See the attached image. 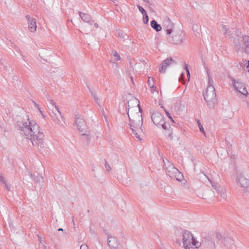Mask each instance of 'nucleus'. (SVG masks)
Instances as JSON below:
<instances>
[{"label": "nucleus", "instance_id": "obj_63", "mask_svg": "<svg viewBox=\"0 0 249 249\" xmlns=\"http://www.w3.org/2000/svg\"><path fill=\"white\" fill-rule=\"evenodd\" d=\"M248 72H249V69L248 70Z\"/></svg>", "mask_w": 249, "mask_h": 249}, {"label": "nucleus", "instance_id": "obj_33", "mask_svg": "<svg viewBox=\"0 0 249 249\" xmlns=\"http://www.w3.org/2000/svg\"><path fill=\"white\" fill-rule=\"evenodd\" d=\"M198 127L199 129V131L202 132L204 135H205V131L204 130V129L203 127L202 124H201L200 121L199 120H197V121Z\"/></svg>", "mask_w": 249, "mask_h": 249}, {"label": "nucleus", "instance_id": "obj_6", "mask_svg": "<svg viewBox=\"0 0 249 249\" xmlns=\"http://www.w3.org/2000/svg\"><path fill=\"white\" fill-rule=\"evenodd\" d=\"M77 129L81 133V134L86 137L87 140H89V135L87 134V126L86 122L84 120L81 118L80 117H77L75 115V121L74 123Z\"/></svg>", "mask_w": 249, "mask_h": 249}, {"label": "nucleus", "instance_id": "obj_22", "mask_svg": "<svg viewBox=\"0 0 249 249\" xmlns=\"http://www.w3.org/2000/svg\"><path fill=\"white\" fill-rule=\"evenodd\" d=\"M30 176L32 178L34 182L37 183H40L43 180V178L38 173H36V175L35 174H31L30 175Z\"/></svg>", "mask_w": 249, "mask_h": 249}, {"label": "nucleus", "instance_id": "obj_58", "mask_svg": "<svg viewBox=\"0 0 249 249\" xmlns=\"http://www.w3.org/2000/svg\"><path fill=\"white\" fill-rule=\"evenodd\" d=\"M247 107H248V108H249V103H247Z\"/></svg>", "mask_w": 249, "mask_h": 249}, {"label": "nucleus", "instance_id": "obj_59", "mask_svg": "<svg viewBox=\"0 0 249 249\" xmlns=\"http://www.w3.org/2000/svg\"><path fill=\"white\" fill-rule=\"evenodd\" d=\"M102 113H104V109H103V108H102Z\"/></svg>", "mask_w": 249, "mask_h": 249}, {"label": "nucleus", "instance_id": "obj_9", "mask_svg": "<svg viewBox=\"0 0 249 249\" xmlns=\"http://www.w3.org/2000/svg\"><path fill=\"white\" fill-rule=\"evenodd\" d=\"M201 247L204 249H215V244L213 240L209 237L203 238Z\"/></svg>", "mask_w": 249, "mask_h": 249}, {"label": "nucleus", "instance_id": "obj_2", "mask_svg": "<svg viewBox=\"0 0 249 249\" xmlns=\"http://www.w3.org/2000/svg\"><path fill=\"white\" fill-rule=\"evenodd\" d=\"M203 96L209 107H213L217 101L216 91L213 86H207L205 92L203 93Z\"/></svg>", "mask_w": 249, "mask_h": 249}, {"label": "nucleus", "instance_id": "obj_1", "mask_svg": "<svg viewBox=\"0 0 249 249\" xmlns=\"http://www.w3.org/2000/svg\"><path fill=\"white\" fill-rule=\"evenodd\" d=\"M37 132L35 131L32 134H27L28 139L30 140L34 146L36 147L39 150H41L45 147L43 140L44 136L43 133L40 132V128H38Z\"/></svg>", "mask_w": 249, "mask_h": 249}, {"label": "nucleus", "instance_id": "obj_35", "mask_svg": "<svg viewBox=\"0 0 249 249\" xmlns=\"http://www.w3.org/2000/svg\"><path fill=\"white\" fill-rule=\"evenodd\" d=\"M212 186L213 188H214L215 189V190L217 192H220V187L219 186V185L217 184V183H212Z\"/></svg>", "mask_w": 249, "mask_h": 249}, {"label": "nucleus", "instance_id": "obj_61", "mask_svg": "<svg viewBox=\"0 0 249 249\" xmlns=\"http://www.w3.org/2000/svg\"><path fill=\"white\" fill-rule=\"evenodd\" d=\"M130 66L132 67V66H131L132 65V63L131 62H130Z\"/></svg>", "mask_w": 249, "mask_h": 249}, {"label": "nucleus", "instance_id": "obj_11", "mask_svg": "<svg viewBox=\"0 0 249 249\" xmlns=\"http://www.w3.org/2000/svg\"><path fill=\"white\" fill-rule=\"evenodd\" d=\"M107 244L112 249H121L122 247L117 239L110 235H107Z\"/></svg>", "mask_w": 249, "mask_h": 249}, {"label": "nucleus", "instance_id": "obj_43", "mask_svg": "<svg viewBox=\"0 0 249 249\" xmlns=\"http://www.w3.org/2000/svg\"><path fill=\"white\" fill-rule=\"evenodd\" d=\"M213 79H212V78L209 77V78H208V86H213Z\"/></svg>", "mask_w": 249, "mask_h": 249}, {"label": "nucleus", "instance_id": "obj_32", "mask_svg": "<svg viewBox=\"0 0 249 249\" xmlns=\"http://www.w3.org/2000/svg\"><path fill=\"white\" fill-rule=\"evenodd\" d=\"M133 134L135 136V137L139 139L140 140H141L142 139L140 138V135L138 134V131L140 130L139 129H134V128H131Z\"/></svg>", "mask_w": 249, "mask_h": 249}, {"label": "nucleus", "instance_id": "obj_38", "mask_svg": "<svg viewBox=\"0 0 249 249\" xmlns=\"http://www.w3.org/2000/svg\"><path fill=\"white\" fill-rule=\"evenodd\" d=\"M164 111H165V113L166 114V115L168 116V117L169 118V119L171 120V121L173 123H175V121L173 119L172 117L171 116V115H170V114L169 113V112L167 110H166L165 108H164Z\"/></svg>", "mask_w": 249, "mask_h": 249}, {"label": "nucleus", "instance_id": "obj_13", "mask_svg": "<svg viewBox=\"0 0 249 249\" xmlns=\"http://www.w3.org/2000/svg\"><path fill=\"white\" fill-rule=\"evenodd\" d=\"M236 181L244 189L249 188V179L245 178L242 174L237 175Z\"/></svg>", "mask_w": 249, "mask_h": 249}, {"label": "nucleus", "instance_id": "obj_29", "mask_svg": "<svg viewBox=\"0 0 249 249\" xmlns=\"http://www.w3.org/2000/svg\"><path fill=\"white\" fill-rule=\"evenodd\" d=\"M160 126L164 130L169 131V130L172 129L170 124H166L164 122L160 124Z\"/></svg>", "mask_w": 249, "mask_h": 249}, {"label": "nucleus", "instance_id": "obj_12", "mask_svg": "<svg viewBox=\"0 0 249 249\" xmlns=\"http://www.w3.org/2000/svg\"><path fill=\"white\" fill-rule=\"evenodd\" d=\"M174 24L172 22L169 18H166L163 22V28L165 30L167 35L171 34L174 29Z\"/></svg>", "mask_w": 249, "mask_h": 249}, {"label": "nucleus", "instance_id": "obj_49", "mask_svg": "<svg viewBox=\"0 0 249 249\" xmlns=\"http://www.w3.org/2000/svg\"><path fill=\"white\" fill-rule=\"evenodd\" d=\"M144 2H146V4L148 5H151V3L150 2L149 0H142Z\"/></svg>", "mask_w": 249, "mask_h": 249}, {"label": "nucleus", "instance_id": "obj_17", "mask_svg": "<svg viewBox=\"0 0 249 249\" xmlns=\"http://www.w3.org/2000/svg\"><path fill=\"white\" fill-rule=\"evenodd\" d=\"M78 14L83 22L87 23L90 25L93 24L94 21L92 19L90 15L80 11L78 12Z\"/></svg>", "mask_w": 249, "mask_h": 249}, {"label": "nucleus", "instance_id": "obj_18", "mask_svg": "<svg viewBox=\"0 0 249 249\" xmlns=\"http://www.w3.org/2000/svg\"><path fill=\"white\" fill-rule=\"evenodd\" d=\"M241 41L243 44V52L248 53L249 52L247 48H249V36L246 35H242Z\"/></svg>", "mask_w": 249, "mask_h": 249}, {"label": "nucleus", "instance_id": "obj_7", "mask_svg": "<svg viewBox=\"0 0 249 249\" xmlns=\"http://www.w3.org/2000/svg\"><path fill=\"white\" fill-rule=\"evenodd\" d=\"M166 160L168 162V166H166V162L164 160H163V162L166 170L167 175H168L171 178H173L176 177H179V176L183 178V175L181 174L179 170L177 169L173 165H172L167 159H166Z\"/></svg>", "mask_w": 249, "mask_h": 249}, {"label": "nucleus", "instance_id": "obj_60", "mask_svg": "<svg viewBox=\"0 0 249 249\" xmlns=\"http://www.w3.org/2000/svg\"><path fill=\"white\" fill-rule=\"evenodd\" d=\"M44 249H47V247H46V246H44Z\"/></svg>", "mask_w": 249, "mask_h": 249}, {"label": "nucleus", "instance_id": "obj_14", "mask_svg": "<svg viewBox=\"0 0 249 249\" xmlns=\"http://www.w3.org/2000/svg\"><path fill=\"white\" fill-rule=\"evenodd\" d=\"M177 62L172 59L171 57L168 58L163 61L162 64H161V67L160 68L159 71L161 73H165L166 71V68L173 64H176Z\"/></svg>", "mask_w": 249, "mask_h": 249}, {"label": "nucleus", "instance_id": "obj_34", "mask_svg": "<svg viewBox=\"0 0 249 249\" xmlns=\"http://www.w3.org/2000/svg\"><path fill=\"white\" fill-rule=\"evenodd\" d=\"M143 22L144 24H147L149 21V17L147 13L146 14L143 15Z\"/></svg>", "mask_w": 249, "mask_h": 249}, {"label": "nucleus", "instance_id": "obj_10", "mask_svg": "<svg viewBox=\"0 0 249 249\" xmlns=\"http://www.w3.org/2000/svg\"><path fill=\"white\" fill-rule=\"evenodd\" d=\"M151 119L153 123L157 126L160 127V124L164 122L163 116L158 111H155L151 115Z\"/></svg>", "mask_w": 249, "mask_h": 249}, {"label": "nucleus", "instance_id": "obj_50", "mask_svg": "<svg viewBox=\"0 0 249 249\" xmlns=\"http://www.w3.org/2000/svg\"><path fill=\"white\" fill-rule=\"evenodd\" d=\"M37 236H38V240L39 241V242L40 243H42L43 241H42V239L41 236L37 235Z\"/></svg>", "mask_w": 249, "mask_h": 249}, {"label": "nucleus", "instance_id": "obj_42", "mask_svg": "<svg viewBox=\"0 0 249 249\" xmlns=\"http://www.w3.org/2000/svg\"><path fill=\"white\" fill-rule=\"evenodd\" d=\"M169 134L168 135V138L170 140H172L173 139V130L172 129L169 130Z\"/></svg>", "mask_w": 249, "mask_h": 249}, {"label": "nucleus", "instance_id": "obj_8", "mask_svg": "<svg viewBox=\"0 0 249 249\" xmlns=\"http://www.w3.org/2000/svg\"><path fill=\"white\" fill-rule=\"evenodd\" d=\"M229 77L231 80L234 89L243 95L247 96L248 94V91L246 89L245 84L242 83L240 79H237L236 80L231 76H229Z\"/></svg>", "mask_w": 249, "mask_h": 249}, {"label": "nucleus", "instance_id": "obj_44", "mask_svg": "<svg viewBox=\"0 0 249 249\" xmlns=\"http://www.w3.org/2000/svg\"><path fill=\"white\" fill-rule=\"evenodd\" d=\"M0 181L4 184L6 183V180L2 175H0Z\"/></svg>", "mask_w": 249, "mask_h": 249}, {"label": "nucleus", "instance_id": "obj_51", "mask_svg": "<svg viewBox=\"0 0 249 249\" xmlns=\"http://www.w3.org/2000/svg\"><path fill=\"white\" fill-rule=\"evenodd\" d=\"M226 194L225 193H222L221 194V197L225 198L226 197Z\"/></svg>", "mask_w": 249, "mask_h": 249}, {"label": "nucleus", "instance_id": "obj_30", "mask_svg": "<svg viewBox=\"0 0 249 249\" xmlns=\"http://www.w3.org/2000/svg\"><path fill=\"white\" fill-rule=\"evenodd\" d=\"M147 84L150 88H156V87L153 84V78L148 77Z\"/></svg>", "mask_w": 249, "mask_h": 249}, {"label": "nucleus", "instance_id": "obj_40", "mask_svg": "<svg viewBox=\"0 0 249 249\" xmlns=\"http://www.w3.org/2000/svg\"><path fill=\"white\" fill-rule=\"evenodd\" d=\"M105 168L107 171L110 172L111 170V168L110 165L108 164L107 160H105Z\"/></svg>", "mask_w": 249, "mask_h": 249}, {"label": "nucleus", "instance_id": "obj_26", "mask_svg": "<svg viewBox=\"0 0 249 249\" xmlns=\"http://www.w3.org/2000/svg\"><path fill=\"white\" fill-rule=\"evenodd\" d=\"M50 115L54 123L57 124H59L61 123V121L58 118V117L56 114L53 112V111H52V113L50 114Z\"/></svg>", "mask_w": 249, "mask_h": 249}, {"label": "nucleus", "instance_id": "obj_37", "mask_svg": "<svg viewBox=\"0 0 249 249\" xmlns=\"http://www.w3.org/2000/svg\"><path fill=\"white\" fill-rule=\"evenodd\" d=\"M184 69L186 70V72L187 73V76L188 78V80H189L190 77V73L189 70L188 68V66L187 64H185Z\"/></svg>", "mask_w": 249, "mask_h": 249}, {"label": "nucleus", "instance_id": "obj_52", "mask_svg": "<svg viewBox=\"0 0 249 249\" xmlns=\"http://www.w3.org/2000/svg\"><path fill=\"white\" fill-rule=\"evenodd\" d=\"M93 24H94L95 28H97L98 27V24L97 23L94 22Z\"/></svg>", "mask_w": 249, "mask_h": 249}, {"label": "nucleus", "instance_id": "obj_48", "mask_svg": "<svg viewBox=\"0 0 249 249\" xmlns=\"http://www.w3.org/2000/svg\"><path fill=\"white\" fill-rule=\"evenodd\" d=\"M215 236H216V238L218 239H219L220 238H221V237H222L221 234H220L219 233H217L216 234Z\"/></svg>", "mask_w": 249, "mask_h": 249}, {"label": "nucleus", "instance_id": "obj_46", "mask_svg": "<svg viewBox=\"0 0 249 249\" xmlns=\"http://www.w3.org/2000/svg\"><path fill=\"white\" fill-rule=\"evenodd\" d=\"M80 249H89V248L86 244H82L80 247Z\"/></svg>", "mask_w": 249, "mask_h": 249}, {"label": "nucleus", "instance_id": "obj_19", "mask_svg": "<svg viewBox=\"0 0 249 249\" xmlns=\"http://www.w3.org/2000/svg\"><path fill=\"white\" fill-rule=\"evenodd\" d=\"M190 244L191 246H189L188 243V247L185 248V249H198L201 245V241L200 242H198L194 237H192Z\"/></svg>", "mask_w": 249, "mask_h": 249}, {"label": "nucleus", "instance_id": "obj_31", "mask_svg": "<svg viewBox=\"0 0 249 249\" xmlns=\"http://www.w3.org/2000/svg\"><path fill=\"white\" fill-rule=\"evenodd\" d=\"M33 103L35 105V106L36 107L37 109L38 110V111H39V112L40 113V114H41L42 116L43 117V118L44 119L46 117V116L45 115V114L43 113V111L41 110V108L39 107V105L36 104V102H35L34 101H33Z\"/></svg>", "mask_w": 249, "mask_h": 249}, {"label": "nucleus", "instance_id": "obj_20", "mask_svg": "<svg viewBox=\"0 0 249 249\" xmlns=\"http://www.w3.org/2000/svg\"><path fill=\"white\" fill-rule=\"evenodd\" d=\"M234 49L235 51L238 53L240 51L243 52V47L242 46L241 41L239 38H235L233 40Z\"/></svg>", "mask_w": 249, "mask_h": 249}, {"label": "nucleus", "instance_id": "obj_5", "mask_svg": "<svg viewBox=\"0 0 249 249\" xmlns=\"http://www.w3.org/2000/svg\"><path fill=\"white\" fill-rule=\"evenodd\" d=\"M28 120L29 121V124H30V127H25L23 126L24 125L23 121H18L17 123V129L20 131H23L25 135L26 136L28 139L27 134H32L33 132L35 131L36 132L37 129L40 128L39 126L34 121H30L29 119L28 118Z\"/></svg>", "mask_w": 249, "mask_h": 249}, {"label": "nucleus", "instance_id": "obj_57", "mask_svg": "<svg viewBox=\"0 0 249 249\" xmlns=\"http://www.w3.org/2000/svg\"><path fill=\"white\" fill-rule=\"evenodd\" d=\"M151 89H153V90H156V89H157V88H156V89H155V88H151Z\"/></svg>", "mask_w": 249, "mask_h": 249}, {"label": "nucleus", "instance_id": "obj_41", "mask_svg": "<svg viewBox=\"0 0 249 249\" xmlns=\"http://www.w3.org/2000/svg\"><path fill=\"white\" fill-rule=\"evenodd\" d=\"M114 56L115 58V60L116 61H119L121 59L120 55L117 53V52H115Z\"/></svg>", "mask_w": 249, "mask_h": 249}, {"label": "nucleus", "instance_id": "obj_27", "mask_svg": "<svg viewBox=\"0 0 249 249\" xmlns=\"http://www.w3.org/2000/svg\"><path fill=\"white\" fill-rule=\"evenodd\" d=\"M48 101H49V103L51 104H52L53 106H54L56 110L58 112V113L59 114V116H60V117L62 119H63V116H62V113H61V112L60 111L59 107L55 105V102H54V101L53 99H48Z\"/></svg>", "mask_w": 249, "mask_h": 249}, {"label": "nucleus", "instance_id": "obj_36", "mask_svg": "<svg viewBox=\"0 0 249 249\" xmlns=\"http://www.w3.org/2000/svg\"><path fill=\"white\" fill-rule=\"evenodd\" d=\"M184 69L186 70V72L187 73V76L188 78V80H189L190 77V73L189 70L188 68V66L187 64H185Z\"/></svg>", "mask_w": 249, "mask_h": 249}, {"label": "nucleus", "instance_id": "obj_55", "mask_svg": "<svg viewBox=\"0 0 249 249\" xmlns=\"http://www.w3.org/2000/svg\"><path fill=\"white\" fill-rule=\"evenodd\" d=\"M166 159H164L165 160V161L166 162V166H168V162H167V160H166ZM164 160V159H163V160Z\"/></svg>", "mask_w": 249, "mask_h": 249}, {"label": "nucleus", "instance_id": "obj_47", "mask_svg": "<svg viewBox=\"0 0 249 249\" xmlns=\"http://www.w3.org/2000/svg\"><path fill=\"white\" fill-rule=\"evenodd\" d=\"M24 125L23 126H24L25 127H30V124L28 123L27 122H24L23 121Z\"/></svg>", "mask_w": 249, "mask_h": 249}, {"label": "nucleus", "instance_id": "obj_24", "mask_svg": "<svg viewBox=\"0 0 249 249\" xmlns=\"http://www.w3.org/2000/svg\"><path fill=\"white\" fill-rule=\"evenodd\" d=\"M150 25L151 27L153 29H154L156 32H160L162 29L160 25L158 24L157 22L154 19L151 21Z\"/></svg>", "mask_w": 249, "mask_h": 249}, {"label": "nucleus", "instance_id": "obj_16", "mask_svg": "<svg viewBox=\"0 0 249 249\" xmlns=\"http://www.w3.org/2000/svg\"><path fill=\"white\" fill-rule=\"evenodd\" d=\"M192 237H193V234L189 231L185 230L183 234L182 241L184 248L188 247V243L191 246L190 241Z\"/></svg>", "mask_w": 249, "mask_h": 249}, {"label": "nucleus", "instance_id": "obj_28", "mask_svg": "<svg viewBox=\"0 0 249 249\" xmlns=\"http://www.w3.org/2000/svg\"><path fill=\"white\" fill-rule=\"evenodd\" d=\"M117 34L118 37L122 38H125V37H128V36H127V35L125 33H124L122 30H119L117 31Z\"/></svg>", "mask_w": 249, "mask_h": 249}, {"label": "nucleus", "instance_id": "obj_4", "mask_svg": "<svg viewBox=\"0 0 249 249\" xmlns=\"http://www.w3.org/2000/svg\"><path fill=\"white\" fill-rule=\"evenodd\" d=\"M130 108V105L126 107V113L128 115L129 123L128 124L130 128L139 129L142 131L143 119L142 114L140 115L139 113H136L134 116L130 118L129 115V110Z\"/></svg>", "mask_w": 249, "mask_h": 249}, {"label": "nucleus", "instance_id": "obj_56", "mask_svg": "<svg viewBox=\"0 0 249 249\" xmlns=\"http://www.w3.org/2000/svg\"><path fill=\"white\" fill-rule=\"evenodd\" d=\"M58 231H63V229L62 228H59V229H58Z\"/></svg>", "mask_w": 249, "mask_h": 249}, {"label": "nucleus", "instance_id": "obj_15", "mask_svg": "<svg viewBox=\"0 0 249 249\" xmlns=\"http://www.w3.org/2000/svg\"><path fill=\"white\" fill-rule=\"evenodd\" d=\"M26 18L28 22V29L31 32H35L36 30V20L30 15H26Z\"/></svg>", "mask_w": 249, "mask_h": 249}, {"label": "nucleus", "instance_id": "obj_62", "mask_svg": "<svg viewBox=\"0 0 249 249\" xmlns=\"http://www.w3.org/2000/svg\"><path fill=\"white\" fill-rule=\"evenodd\" d=\"M177 180H178L179 181H180V180L179 179H178V178H176Z\"/></svg>", "mask_w": 249, "mask_h": 249}, {"label": "nucleus", "instance_id": "obj_21", "mask_svg": "<svg viewBox=\"0 0 249 249\" xmlns=\"http://www.w3.org/2000/svg\"><path fill=\"white\" fill-rule=\"evenodd\" d=\"M220 31L224 35L226 36H228L229 38L232 37L231 31H229L228 28H227L226 25L221 24L220 26Z\"/></svg>", "mask_w": 249, "mask_h": 249}, {"label": "nucleus", "instance_id": "obj_39", "mask_svg": "<svg viewBox=\"0 0 249 249\" xmlns=\"http://www.w3.org/2000/svg\"><path fill=\"white\" fill-rule=\"evenodd\" d=\"M137 7L140 12L142 13V15L146 14V11L142 6H140V5H137Z\"/></svg>", "mask_w": 249, "mask_h": 249}, {"label": "nucleus", "instance_id": "obj_23", "mask_svg": "<svg viewBox=\"0 0 249 249\" xmlns=\"http://www.w3.org/2000/svg\"><path fill=\"white\" fill-rule=\"evenodd\" d=\"M88 88L89 90V92L91 94V96L94 98V101L96 103V104L98 105V106L101 109V106L99 102V99L98 97V96L96 95V93L94 91L92 90L90 87L89 86H88Z\"/></svg>", "mask_w": 249, "mask_h": 249}, {"label": "nucleus", "instance_id": "obj_25", "mask_svg": "<svg viewBox=\"0 0 249 249\" xmlns=\"http://www.w3.org/2000/svg\"><path fill=\"white\" fill-rule=\"evenodd\" d=\"M130 102H133L134 103H135V105H137V107H138L139 108V112L140 113H142V108L141 107L140 105V102L139 101L136 99V98H134L133 99H132L131 100H130L129 101L127 102V105H129V103ZM126 107H128V106H126Z\"/></svg>", "mask_w": 249, "mask_h": 249}, {"label": "nucleus", "instance_id": "obj_54", "mask_svg": "<svg viewBox=\"0 0 249 249\" xmlns=\"http://www.w3.org/2000/svg\"><path fill=\"white\" fill-rule=\"evenodd\" d=\"M247 68H249V60H248L247 61Z\"/></svg>", "mask_w": 249, "mask_h": 249}, {"label": "nucleus", "instance_id": "obj_53", "mask_svg": "<svg viewBox=\"0 0 249 249\" xmlns=\"http://www.w3.org/2000/svg\"><path fill=\"white\" fill-rule=\"evenodd\" d=\"M130 78L131 79L132 83L134 84L133 78L132 76H131Z\"/></svg>", "mask_w": 249, "mask_h": 249}, {"label": "nucleus", "instance_id": "obj_45", "mask_svg": "<svg viewBox=\"0 0 249 249\" xmlns=\"http://www.w3.org/2000/svg\"><path fill=\"white\" fill-rule=\"evenodd\" d=\"M4 185V189H6L8 191H9L10 190V187L7 184V182Z\"/></svg>", "mask_w": 249, "mask_h": 249}, {"label": "nucleus", "instance_id": "obj_3", "mask_svg": "<svg viewBox=\"0 0 249 249\" xmlns=\"http://www.w3.org/2000/svg\"><path fill=\"white\" fill-rule=\"evenodd\" d=\"M167 39L170 43L180 45L184 41L185 34L181 30H175L167 36Z\"/></svg>", "mask_w": 249, "mask_h": 249}]
</instances>
